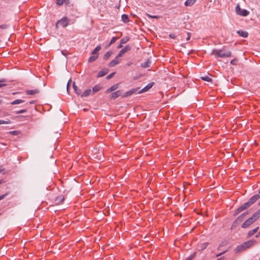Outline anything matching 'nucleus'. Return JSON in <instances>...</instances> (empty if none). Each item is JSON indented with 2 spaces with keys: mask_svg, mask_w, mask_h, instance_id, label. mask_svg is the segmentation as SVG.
<instances>
[{
  "mask_svg": "<svg viewBox=\"0 0 260 260\" xmlns=\"http://www.w3.org/2000/svg\"><path fill=\"white\" fill-rule=\"evenodd\" d=\"M196 253H193L192 255H191L189 257L186 258V260H192L193 258L195 257Z\"/></svg>",
  "mask_w": 260,
  "mask_h": 260,
  "instance_id": "36",
  "label": "nucleus"
},
{
  "mask_svg": "<svg viewBox=\"0 0 260 260\" xmlns=\"http://www.w3.org/2000/svg\"><path fill=\"white\" fill-rule=\"evenodd\" d=\"M119 87L118 84H115L112 85L110 88L107 89L106 93H109L116 90Z\"/></svg>",
  "mask_w": 260,
  "mask_h": 260,
  "instance_id": "12",
  "label": "nucleus"
},
{
  "mask_svg": "<svg viewBox=\"0 0 260 260\" xmlns=\"http://www.w3.org/2000/svg\"><path fill=\"white\" fill-rule=\"evenodd\" d=\"M151 62L148 60L146 62L141 64V67L144 68H147L150 67Z\"/></svg>",
  "mask_w": 260,
  "mask_h": 260,
  "instance_id": "21",
  "label": "nucleus"
},
{
  "mask_svg": "<svg viewBox=\"0 0 260 260\" xmlns=\"http://www.w3.org/2000/svg\"><path fill=\"white\" fill-rule=\"evenodd\" d=\"M3 103V101L2 100H0V104H2Z\"/></svg>",
  "mask_w": 260,
  "mask_h": 260,
  "instance_id": "56",
  "label": "nucleus"
},
{
  "mask_svg": "<svg viewBox=\"0 0 260 260\" xmlns=\"http://www.w3.org/2000/svg\"><path fill=\"white\" fill-rule=\"evenodd\" d=\"M122 44L120 43V44L117 46V48H121L122 47Z\"/></svg>",
  "mask_w": 260,
  "mask_h": 260,
  "instance_id": "49",
  "label": "nucleus"
},
{
  "mask_svg": "<svg viewBox=\"0 0 260 260\" xmlns=\"http://www.w3.org/2000/svg\"><path fill=\"white\" fill-rule=\"evenodd\" d=\"M258 194H259V195L260 194V190L258 191Z\"/></svg>",
  "mask_w": 260,
  "mask_h": 260,
  "instance_id": "59",
  "label": "nucleus"
},
{
  "mask_svg": "<svg viewBox=\"0 0 260 260\" xmlns=\"http://www.w3.org/2000/svg\"><path fill=\"white\" fill-rule=\"evenodd\" d=\"M129 39H130L129 37H125L121 39L120 43L121 44H125L129 40Z\"/></svg>",
  "mask_w": 260,
  "mask_h": 260,
  "instance_id": "24",
  "label": "nucleus"
},
{
  "mask_svg": "<svg viewBox=\"0 0 260 260\" xmlns=\"http://www.w3.org/2000/svg\"><path fill=\"white\" fill-rule=\"evenodd\" d=\"M201 79L204 80V81H207V82H211L212 79L211 78H210L208 76H204V77H201Z\"/></svg>",
  "mask_w": 260,
  "mask_h": 260,
  "instance_id": "30",
  "label": "nucleus"
},
{
  "mask_svg": "<svg viewBox=\"0 0 260 260\" xmlns=\"http://www.w3.org/2000/svg\"><path fill=\"white\" fill-rule=\"evenodd\" d=\"M207 244H208L206 243H204V246H203V248H202V250H203L204 248H205L207 247Z\"/></svg>",
  "mask_w": 260,
  "mask_h": 260,
  "instance_id": "47",
  "label": "nucleus"
},
{
  "mask_svg": "<svg viewBox=\"0 0 260 260\" xmlns=\"http://www.w3.org/2000/svg\"><path fill=\"white\" fill-rule=\"evenodd\" d=\"M121 95V91L120 90H117L111 94V99H115Z\"/></svg>",
  "mask_w": 260,
  "mask_h": 260,
  "instance_id": "14",
  "label": "nucleus"
},
{
  "mask_svg": "<svg viewBox=\"0 0 260 260\" xmlns=\"http://www.w3.org/2000/svg\"><path fill=\"white\" fill-rule=\"evenodd\" d=\"M3 25H0V28H3Z\"/></svg>",
  "mask_w": 260,
  "mask_h": 260,
  "instance_id": "57",
  "label": "nucleus"
},
{
  "mask_svg": "<svg viewBox=\"0 0 260 260\" xmlns=\"http://www.w3.org/2000/svg\"><path fill=\"white\" fill-rule=\"evenodd\" d=\"M258 230V227H256L255 229H253L252 230L248 232V236H251L253 235Z\"/></svg>",
  "mask_w": 260,
  "mask_h": 260,
  "instance_id": "23",
  "label": "nucleus"
},
{
  "mask_svg": "<svg viewBox=\"0 0 260 260\" xmlns=\"http://www.w3.org/2000/svg\"><path fill=\"white\" fill-rule=\"evenodd\" d=\"M38 92V90H29L26 91V94L28 95H33Z\"/></svg>",
  "mask_w": 260,
  "mask_h": 260,
  "instance_id": "25",
  "label": "nucleus"
},
{
  "mask_svg": "<svg viewBox=\"0 0 260 260\" xmlns=\"http://www.w3.org/2000/svg\"><path fill=\"white\" fill-rule=\"evenodd\" d=\"M187 37L186 38V40L188 41V40H189V39L190 38V35L189 32H187Z\"/></svg>",
  "mask_w": 260,
  "mask_h": 260,
  "instance_id": "44",
  "label": "nucleus"
},
{
  "mask_svg": "<svg viewBox=\"0 0 260 260\" xmlns=\"http://www.w3.org/2000/svg\"><path fill=\"white\" fill-rule=\"evenodd\" d=\"M24 102V100H20V99H17V100H16L12 102L10 104L11 105H16V104H21Z\"/></svg>",
  "mask_w": 260,
  "mask_h": 260,
  "instance_id": "19",
  "label": "nucleus"
},
{
  "mask_svg": "<svg viewBox=\"0 0 260 260\" xmlns=\"http://www.w3.org/2000/svg\"><path fill=\"white\" fill-rule=\"evenodd\" d=\"M245 214L246 213H243L241 214L240 216L238 217L237 220H242V218H243V216L245 215Z\"/></svg>",
  "mask_w": 260,
  "mask_h": 260,
  "instance_id": "41",
  "label": "nucleus"
},
{
  "mask_svg": "<svg viewBox=\"0 0 260 260\" xmlns=\"http://www.w3.org/2000/svg\"><path fill=\"white\" fill-rule=\"evenodd\" d=\"M131 49L132 46L129 45H127L119 52L118 54H117L118 57H121L124 53L131 50Z\"/></svg>",
  "mask_w": 260,
  "mask_h": 260,
  "instance_id": "4",
  "label": "nucleus"
},
{
  "mask_svg": "<svg viewBox=\"0 0 260 260\" xmlns=\"http://www.w3.org/2000/svg\"><path fill=\"white\" fill-rule=\"evenodd\" d=\"M197 0H186L184 3L185 6H192L196 2Z\"/></svg>",
  "mask_w": 260,
  "mask_h": 260,
  "instance_id": "16",
  "label": "nucleus"
},
{
  "mask_svg": "<svg viewBox=\"0 0 260 260\" xmlns=\"http://www.w3.org/2000/svg\"><path fill=\"white\" fill-rule=\"evenodd\" d=\"M235 59H233L231 61V63L232 64H235Z\"/></svg>",
  "mask_w": 260,
  "mask_h": 260,
  "instance_id": "48",
  "label": "nucleus"
},
{
  "mask_svg": "<svg viewBox=\"0 0 260 260\" xmlns=\"http://www.w3.org/2000/svg\"><path fill=\"white\" fill-rule=\"evenodd\" d=\"M69 23V20L66 17L62 18L61 20L57 21L56 23V26L58 27L59 26H62L63 27L67 26Z\"/></svg>",
  "mask_w": 260,
  "mask_h": 260,
  "instance_id": "3",
  "label": "nucleus"
},
{
  "mask_svg": "<svg viewBox=\"0 0 260 260\" xmlns=\"http://www.w3.org/2000/svg\"><path fill=\"white\" fill-rule=\"evenodd\" d=\"M112 54V52L111 51H108L107 52L104 56V59H108L110 56Z\"/></svg>",
  "mask_w": 260,
  "mask_h": 260,
  "instance_id": "29",
  "label": "nucleus"
},
{
  "mask_svg": "<svg viewBox=\"0 0 260 260\" xmlns=\"http://www.w3.org/2000/svg\"><path fill=\"white\" fill-rule=\"evenodd\" d=\"M260 217V216L257 214V212H255L253 215L252 216V218H253V219L255 221L257 219H258L259 217Z\"/></svg>",
  "mask_w": 260,
  "mask_h": 260,
  "instance_id": "31",
  "label": "nucleus"
},
{
  "mask_svg": "<svg viewBox=\"0 0 260 260\" xmlns=\"http://www.w3.org/2000/svg\"><path fill=\"white\" fill-rule=\"evenodd\" d=\"M120 57H118V55L116 56L114 59L112 60L110 62H109L108 66L109 67H113L116 66V64H118L120 61V59H119Z\"/></svg>",
  "mask_w": 260,
  "mask_h": 260,
  "instance_id": "7",
  "label": "nucleus"
},
{
  "mask_svg": "<svg viewBox=\"0 0 260 260\" xmlns=\"http://www.w3.org/2000/svg\"><path fill=\"white\" fill-rule=\"evenodd\" d=\"M250 204L248 202L244 203L241 206H240L237 210V213H239L242 211L243 210L247 209L248 207L250 206Z\"/></svg>",
  "mask_w": 260,
  "mask_h": 260,
  "instance_id": "6",
  "label": "nucleus"
},
{
  "mask_svg": "<svg viewBox=\"0 0 260 260\" xmlns=\"http://www.w3.org/2000/svg\"><path fill=\"white\" fill-rule=\"evenodd\" d=\"M121 19L122 21L124 23L128 22L129 21V18L128 16L126 14H123L121 16Z\"/></svg>",
  "mask_w": 260,
  "mask_h": 260,
  "instance_id": "20",
  "label": "nucleus"
},
{
  "mask_svg": "<svg viewBox=\"0 0 260 260\" xmlns=\"http://www.w3.org/2000/svg\"><path fill=\"white\" fill-rule=\"evenodd\" d=\"M235 11L238 15L242 16H247L249 14V12L247 10L241 9L239 4L236 6Z\"/></svg>",
  "mask_w": 260,
  "mask_h": 260,
  "instance_id": "2",
  "label": "nucleus"
},
{
  "mask_svg": "<svg viewBox=\"0 0 260 260\" xmlns=\"http://www.w3.org/2000/svg\"><path fill=\"white\" fill-rule=\"evenodd\" d=\"M73 88L75 91V92L77 94H79L81 92V91L80 89L78 88V87L75 85V83L73 84Z\"/></svg>",
  "mask_w": 260,
  "mask_h": 260,
  "instance_id": "28",
  "label": "nucleus"
},
{
  "mask_svg": "<svg viewBox=\"0 0 260 260\" xmlns=\"http://www.w3.org/2000/svg\"><path fill=\"white\" fill-rule=\"evenodd\" d=\"M91 90L90 89H88L87 90H86L83 93V94L81 95V96L82 97H86V96H88L90 93H91Z\"/></svg>",
  "mask_w": 260,
  "mask_h": 260,
  "instance_id": "22",
  "label": "nucleus"
},
{
  "mask_svg": "<svg viewBox=\"0 0 260 260\" xmlns=\"http://www.w3.org/2000/svg\"><path fill=\"white\" fill-rule=\"evenodd\" d=\"M34 101H31V102H30V103H29V104H34Z\"/></svg>",
  "mask_w": 260,
  "mask_h": 260,
  "instance_id": "54",
  "label": "nucleus"
},
{
  "mask_svg": "<svg viewBox=\"0 0 260 260\" xmlns=\"http://www.w3.org/2000/svg\"><path fill=\"white\" fill-rule=\"evenodd\" d=\"M5 81V80L3 79V80H0V82H4ZM6 84H2V83H0V88L3 87V86H6Z\"/></svg>",
  "mask_w": 260,
  "mask_h": 260,
  "instance_id": "42",
  "label": "nucleus"
},
{
  "mask_svg": "<svg viewBox=\"0 0 260 260\" xmlns=\"http://www.w3.org/2000/svg\"><path fill=\"white\" fill-rule=\"evenodd\" d=\"M259 260H260V258L259 259Z\"/></svg>",
  "mask_w": 260,
  "mask_h": 260,
  "instance_id": "61",
  "label": "nucleus"
},
{
  "mask_svg": "<svg viewBox=\"0 0 260 260\" xmlns=\"http://www.w3.org/2000/svg\"><path fill=\"white\" fill-rule=\"evenodd\" d=\"M259 198H260V197H259V194H255V195L253 196L252 197H251L248 202L251 206L256 201H257L259 199Z\"/></svg>",
  "mask_w": 260,
  "mask_h": 260,
  "instance_id": "9",
  "label": "nucleus"
},
{
  "mask_svg": "<svg viewBox=\"0 0 260 260\" xmlns=\"http://www.w3.org/2000/svg\"><path fill=\"white\" fill-rule=\"evenodd\" d=\"M255 221L253 219V218L251 217L248 218L247 220H246L242 224V227L243 228H247L250 225H251L253 222Z\"/></svg>",
  "mask_w": 260,
  "mask_h": 260,
  "instance_id": "8",
  "label": "nucleus"
},
{
  "mask_svg": "<svg viewBox=\"0 0 260 260\" xmlns=\"http://www.w3.org/2000/svg\"><path fill=\"white\" fill-rule=\"evenodd\" d=\"M257 214L260 216V209L256 211Z\"/></svg>",
  "mask_w": 260,
  "mask_h": 260,
  "instance_id": "51",
  "label": "nucleus"
},
{
  "mask_svg": "<svg viewBox=\"0 0 260 260\" xmlns=\"http://www.w3.org/2000/svg\"><path fill=\"white\" fill-rule=\"evenodd\" d=\"M10 123V121H5L3 120H0V124H9Z\"/></svg>",
  "mask_w": 260,
  "mask_h": 260,
  "instance_id": "37",
  "label": "nucleus"
},
{
  "mask_svg": "<svg viewBox=\"0 0 260 260\" xmlns=\"http://www.w3.org/2000/svg\"><path fill=\"white\" fill-rule=\"evenodd\" d=\"M207 244H208L206 243H204V246H203V248H202V250H203L204 248H205L207 247Z\"/></svg>",
  "mask_w": 260,
  "mask_h": 260,
  "instance_id": "46",
  "label": "nucleus"
},
{
  "mask_svg": "<svg viewBox=\"0 0 260 260\" xmlns=\"http://www.w3.org/2000/svg\"><path fill=\"white\" fill-rule=\"evenodd\" d=\"M1 183H2V181H0V184H1Z\"/></svg>",
  "mask_w": 260,
  "mask_h": 260,
  "instance_id": "60",
  "label": "nucleus"
},
{
  "mask_svg": "<svg viewBox=\"0 0 260 260\" xmlns=\"http://www.w3.org/2000/svg\"><path fill=\"white\" fill-rule=\"evenodd\" d=\"M98 57V55H92V56H90L88 59V61L90 62H93L95 61L97 58Z\"/></svg>",
  "mask_w": 260,
  "mask_h": 260,
  "instance_id": "27",
  "label": "nucleus"
},
{
  "mask_svg": "<svg viewBox=\"0 0 260 260\" xmlns=\"http://www.w3.org/2000/svg\"><path fill=\"white\" fill-rule=\"evenodd\" d=\"M258 236H260V231L258 233L257 235H256V237H258Z\"/></svg>",
  "mask_w": 260,
  "mask_h": 260,
  "instance_id": "52",
  "label": "nucleus"
},
{
  "mask_svg": "<svg viewBox=\"0 0 260 260\" xmlns=\"http://www.w3.org/2000/svg\"><path fill=\"white\" fill-rule=\"evenodd\" d=\"M227 251H228V250H224V251H222V252H220V253H219L217 254L216 255V256H217V257H218V256H221V255H222V254H223L224 253H225Z\"/></svg>",
  "mask_w": 260,
  "mask_h": 260,
  "instance_id": "40",
  "label": "nucleus"
},
{
  "mask_svg": "<svg viewBox=\"0 0 260 260\" xmlns=\"http://www.w3.org/2000/svg\"><path fill=\"white\" fill-rule=\"evenodd\" d=\"M101 89V86L99 85H96L92 87L93 92H96Z\"/></svg>",
  "mask_w": 260,
  "mask_h": 260,
  "instance_id": "26",
  "label": "nucleus"
},
{
  "mask_svg": "<svg viewBox=\"0 0 260 260\" xmlns=\"http://www.w3.org/2000/svg\"><path fill=\"white\" fill-rule=\"evenodd\" d=\"M211 54L214 55L216 58L218 57L226 58L231 56L232 53L231 51H227L224 48H222L221 49H213Z\"/></svg>",
  "mask_w": 260,
  "mask_h": 260,
  "instance_id": "1",
  "label": "nucleus"
},
{
  "mask_svg": "<svg viewBox=\"0 0 260 260\" xmlns=\"http://www.w3.org/2000/svg\"><path fill=\"white\" fill-rule=\"evenodd\" d=\"M147 16L149 18H157L158 17L157 15H151L148 14H147Z\"/></svg>",
  "mask_w": 260,
  "mask_h": 260,
  "instance_id": "38",
  "label": "nucleus"
},
{
  "mask_svg": "<svg viewBox=\"0 0 260 260\" xmlns=\"http://www.w3.org/2000/svg\"><path fill=\"white\" fill-rule=\"evenodd\" d=\"M133 64L132 62H129L126 64L127 66H131Z\"/></svg>",
  "mask_w": 260,
  "mask_h": 260,
  "instance_id": "50",
  "label": "nucleus"
},
{
  "mask_svg": "<svg viewBox=\"0 0 260 260\" xmlns=\"http://www.w3.org/2000/svg\"><path fill=\"white\" fill-rule=\"evenodd\" d=\"M223 257H220V258H218L217 260H223Z\"/></svg>",
  "mask_w": 260,
  "mask_h": 260,
  "instance_id": "53",
  "label": "nucleus"
},
{
  "mask_svg": "<svg viewBox=\"0 0 260 260\" xmlns=\"http://www.w3.org/2000/svg\"><path fill=\"white\" fill-rule=\"evenodd\" d=\"M6 194L0 196V200H2L3 199H4V198L6 197Z\"/></svg>",
  "mask_w": 260,
  "mask_h": 260,
  "instance_id": "45",
  "label": "nucleus"
},
{
  "mask_svg": "<svg viewBox=\"0 0 260 260\" xmlns=\"http://www.w3.org/2000/svg\"><path fill=\"white\" fill-rule=\"evenodd\" d=\"M255 242V240H249L247 242L244 243L243 244V245L245 249L251 247V246H252L254 244Z\"/></svg>",
  "mask_w": 260,
  "mask_h": 260,
  "instance_id": "11",
  "label": "nucleus"
},
{
  "mask_svg": "<svg viewBox=\"0 0 260 260\" xmlns=\"http://www.w3.org/2000/svg\"><path fill=\"white\" fill-rule=\"evenodd\" d=\"M260 217V216L257 214V212H255L253 215L252 216V218H253V219L255 221L257 219H258L259 217Z\"/></svg>",
  "mask_w": 260,
  "mask_h": 260,
  "instance_id": "32",
  "label": "nucleus"
},
{
  "mask_svg": "<svg viewBox=\"0 0 260 260\" xmlns=\"http://www.w3.org/2000/svg\"><path fill=\"white\" fill-rule=\"evenodd\" d=\"M26 112V110H25V109H22V110L16 111L15 113H16V114H21V113H25Z\"/></svg>",
  "mask_w": 260,
  "mask_h": 260,
  "instance_id": "34",
  "label": "nucleus"
},
{
  "mask_svg": "<svg viewBox=\"0 0 260 260\" xmlns=\"http://www.w3.org/2000/svg\"><path fill=\"white\" fill-rule=\"evenodd\" d=\"M153 86V83H150L148 84L146 86H145L143 88L138 91V93H142L148 91Z\"/></svg>",
  "mask_w": 260,
  "mask_h": 260,
  "instance_id": "10",
  "label": "nucleus"
},
{
  "mask_svg": "<svg viewBox=\"0 0 260 260\" xmlns=\"http://www.w3.org/2000/svg\"><path fill=\"white\" fill-rule=\"evenodd\" d=\"M69 85V82H68V83L67 84V89L68 88Z\"/></svg>",
  "mask_w": 260,
  "mask_h": 260,
  "instance_id": "55",
  "label": "nucleus"
},
{
  "mask_svg": "<svg viewBox=\"0 0 260 260\" xmlns=\"http://www.w3.org/2000/svg\"><path fill=\"white\" fill-rule=\"evenodd\" d=\"M185 28H187V24H186V25H185Z\"/></svg>",
  "mask_w": 260,
  "mask_h": 260,
  "instance_id": "58",
  "label": "nucleus"
},
{
  "mask_svg": "<svg viewBox=\"0 0 260 260\" xmlns=\"http://www.w3.org/2000/svg\"><path fill=\"white\" fill-rule=\"evenodd\" d=\"M101 47L100 45H98L96 46L95 49L92 51V55H98V53L99 51L100 50Z\"/></svg>",
  "mask_w": 260,
  "mask_h": 260,
  "instance_id": "18",
  "label": "nucleus"
},
{
  "mask_svg": "<svg viewBox=\"0 0 260 260\" xmlns=\"http://www.w3.org/2000/svg\"><path fill=\"white\" fill-rule=\"evenodd\" d=\"M117 39H118V38H117V37H113V38L111 39V41H110V43H109V45L110 46V45H111V44H112L114 43L116 41V40H117Z\"/></svg>",
  "mask_w": 260,
  "mask_h": 260,
  "instance_id": "33",
  "label": "nucleus"
},
{
  "mask_svg": "<svg viewBox=\"0 0 260 260\" xmlns=\"http://www.w3.org/2000/svg\"><path fill=\"white\" fill-rule=\"evenodd\" d=\"M108 70L107 69H104L100 71L98 74V77H101L106 75L108 73Z\"/></svg>",
  "mask_w": 260,
  "mask_h": 260,
  "instance_id": "15",
  "label": "nucleus"
},
{
  "mask_svg": "<svg viewBox=\"0 0 260 260\" xmlns=\"http://www.w3.org/2000/svg\"><path fill=\"white\" fill-rule=\"evenodd\" d=\"M244 250H245V248L243 245L242 244L237 246L235 249V253H237L243 251Z\"/></svg>",
  "mask_w": 260,
  "mask_h": 260,
  "instance_id": "17",
  "label": "nucleus"
},
{
  "mask_svg": "<svg viewBox=\"0 0 260 260\" xmlns=\"http://www.w3.org/2000/svg\"><path fill=\"white\" fill-rule=\"evenodd\" d=\"M65 0H56V3L58 5H61L63 3Z\"/></svg>",
  "mask_w": 260,
  "mask_h": 260,
  "instance_id": "35",
  "label": "nucleus"
},
{
  "mask_svg": "<svg viewBox=\"0 0 260 260\" xmlns=\"http://www.w3.org/2000/svg\"><path fill=\"white\" fill-rule=\"evenodd\" d=\"M169 36L171 38H172V39H175L176 38V36L174 34H170Z\"/></svg>",
  "mask_w": 260,
  "mask_h": 260,
  "instance_id": "43",
  "label": "nucleus"
},
{
  "mask_svg": "<svg viewBox=\"0 0 260 260\" xmlns=\"http://www.w3.org/2000/svg\"><path fill=\"white\" fill-rule=\"evenodd\" d=\"M237 33L241 37L243 38H247L248 36V33L246 31H243L242 30H239L237 31Z\"/></svg>",
  "mask_w": 260,
  "mask_h": 260,
  "instance_id": "13",
  "label": "nucleus"
},
{
  "mask_svg": "<svg viewBox=\"0 0 260 260\" xmlns=\"http://www.w3.org/2000/svg\"><path fill=\"white\" fill-rule=\"evenodd\" d=\"M139 89V88H136L132 89L126 92H125L123 95H122V98L128 97L133 94L136 93Z\"/></svg>",
  "mask_w": 260,
  "mask_h": 260,
  "instance_id": "5",
  "label": "nucleus"
},
{
  "mask_svg": "<svg viewBox=\"0 0 260 260\" xmlns=\"http://www.w3.org/2000/svg\"><path fill=\"white\" fill-rule=\"evenodd\" d=\"M115 73H112L109 75H108L107 76V79H111L113 76V75H114Z\"/></svg>",
  "mask_w": 260,
  "mask_h": 260,
  "instance_id": "39",
  "label": "nucleus"
}]
</instances>
